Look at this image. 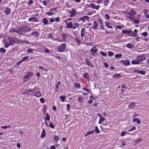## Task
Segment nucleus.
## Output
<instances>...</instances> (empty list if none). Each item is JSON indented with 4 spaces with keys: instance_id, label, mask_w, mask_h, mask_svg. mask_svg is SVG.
<instances>
[{
    "instance_id": "obj_1",
    "label": "nucleus",
    "mask_w": 149,
    "mask_h": 149,
    "mask_svg": "<svg viewBox=\"0 0 149 149\" xmlns=\"http://www.w3.org/2000/svg\"><path fill=\"white\" fill-rule=\"evenodd\" d=\"M17 30H16L15 33L21 35L22 33H26L31 31V28H28L27 26L24 25L17 28Z\"/></svg>"
},
{
    "instance_id": "obj_2",
    "label": "nucleus",
    "mask_w": 149,
    "mask_h": 149,
    "mask_svg": "<svg viewBox=\"0 0 149 149\" xmlns=\"http://www.w3.org/2000/svg\"><path fill=\"white\" fill-rule=\"evenodd\" d=\"M66 44L65 43L61 45L58 48V50L59 52H63L66 49Z\"/></svg>"
},
{
    "instance_id": "obj_3",
    "label": "nucleus",
    "mask_w": 149,
    "mask_h": 149,
    "mask_svg": "<svg viewBox=\"0 0 149 149\" xmlns=\"http://www.w3.org/2000/svg\"><path fill=\"white\" fill-rule=\"evenodd\" d=\"M64 22L65 23L67 28L68 29H75V27H73V25L72 22H70L67 23V20L64 21Z\"/></svg>"
},
{
    "instance_id": "obj_4",
    "label": "nucleus",
    "mask_w": 149,
    "mask_h": 149,
    "mask_svg": "<svg viewBox=\"0 0 149 149\" xmlns=\"http://www.w3.org/2000/svg\"><path fill=\"white\" fill-rule=\"evenodd\" d=\"M137 58L140 63V62H141L145 60L146 59V57L145 55L143 54L140 56H137Z\"/></svg>"
},
{
    "instance_id": "obj_5",
    "label": "nucleus",
    "mask_w": 149,
    "mask_h": 149,
    "mask_svg": "<svg viewBox=\"0 0 149 149\" xmlns=\"http://www.w3.org/2000/svg\"><path fill=\"white\" fill-rule=\"evenodd\" d=\"M11 12V9L8 7H6L4 10V13L6 14V15H9Z\"/></svg>"
},
{
    "instance_id": "obj_6",
    "label": "nucleus",
    "mask_w": 149,
    "mask_h": 149,
    "mask_svg": "<svg viewBox=\"0 0 149 149\" xmlns=\"http://www.w3.org/2000/svg\"><path fill=\"white\" fill-rule=\"evenodd\" d=\"M85 61L86 63L88 66H90L92 68H93L94 67L92 63L91 62L89 59L87 58L85 60Z\"/></svg>"
},
{
    "instance_id": "obj_7",
    "label": "nucleus",
    "mask_w": 149,
    "mask_h": 149,
    "mask_svg": "<svg viewBox=\"0 0 149 149\" xmlns=\"http://www.w3.org/2000/svg\"><path fill=\"white\" fill-rule=\"evenodd\" d=\"M36 91V88L33 89H27L25 91V94H30L31 95H33L32 94L29 93V92H32L33 93V91Z\"/></svg>"
},
{
    "instance_id": "obj_8",
    "label": "nucleus",
    "mask_w": 149,
    "mask_h": 149,
    "mask_svg": "<svg viewBox=\"0 0 149 149\" xmlns=\"http://www.w3.org/2000/svg\"><path fill=\"white\" fill-rule=\"evenodd\" d=\"M29 21H32L33 22H37L38 21V19L36 17H32L29 19Z\"/></svg>"
},
{
    "instance_id": "obj_9",
    "label": "nucleus",
    "mask_w": 149,
    "mask_h": 149,
    "mask_svg": "<svg viewBox=\"0 0 149 149\" xmlns=\"http://www.w3.org/2000/svg\"><path fill=\"white\" fill-rule=\"evenodd\" d=\"M33 93L35 94V96L37 97H40L41 96V93L39 91H33Z\"/></svg>"
},
{
    "instance_id": "obj_10",
    "label": "nucleus",
    "mask_w": 149,
    "mask_h": 149,
    "mask_svg": "<svg viewBox=\"0 0 149 149\" xmlns=\"http://www.w3.org/2000/svg\"><path fill=\"white\" fill-rule=\"evenodd\" d=\"M33 74L32 72H29L26 74L25 78L28 79L32 76Z\"/></svg>"
},
{
    "instance_id": "obj_11",
    "label": "nucleus",
    "mask_w": 149,
    "mask_h": 149,
    "mask_svg": "<svg viewBox=\"0 0 149 149\" xmlns=\"http://www.w3.org/2000/svg\"><path fill=\"white\" fill-rule=\"evenodd\" d=\"M79 20H81L83 22L85 21V19L88 20L89 19V18L88 16H84L82 17L79 18Z\"/></svg>"
},
{
    "instance_id": "obj_12",
    "label": "nucleus",
    "mask_w": 149,
    "mask_h": 149,
    "mask_svg": "<svg viewBox=\"0 0 149 149\" xmlns=\"http://www.w3.org/2000/svg\"><path fill=\"white\" fill-rule=\"evenodd\" d=\"M86 31V29L83 28L82 29L81 31V36L82 37H84V36L85 34V32Z\"/></svg>"
},
{
    "instance_id": "obj_13",
    "label": "nucleus",
    "mask_w": 149,
    "mask_h": 149,
    "mask_svg": "<svg viewBox=\"0 0 149 149\" xmlns=\"http://www.w3.org/2000/svg\"><path fill=\"white\" fill-rule=\"evenodd\" d=\"M94 25V26L93 25V26H92V28H93L94 29H98V24L97 22H93Z\"/></svg>"
},
{
    "instance_id": "obj_14",
    "label": "nucleus",
    "mask_w": 149,
    "mask_h": 149,
    "mask_svg": "<svg viewBox=\"0 0 149 149\" xmlns=\"http://www.w3.org/2000/svg\"><path fill=\"white\" fill-rule=\"evenodd\" d=\"M83 76L84 78L88 80L89 79V74L88 73L86 72L84 73L83 74Z\"/></svg>"
},
{
    "instance_id": "obj_15",
    "label": "nucleus",
    "mask_w": 149,
    "mask_h": 149,
    "mask_svg": "<svg viewBox=\"0 0 149 149\" xmlns=\"http://www.w3.org/2000/svg\"><path fill=\"white\" fill-rule=\"evenodd\" d=\"M132 30H127L125 29H123L122 30V32L123 33L128 34L132 32Z\"/></svg>"
},
{
    "instance_id": "obj_16",
    "label": "nucleus",
    "mask_w": 149,
    "mask_h": 149,
    "mask_svg": "<svg viewBox=\"0 0 149 149\" xmlns=\"http://www.w3.org/2000/svg\"><path fill=\"white\" fill-rule=\"evenodd\" d=\"M72 10L73 11V12L72 13V14H70V17H74L75 15H76L77 14V12H76V11H75L74 8L72 9Z\"/></svg>"
},
{
    "instance_id": "obj_17",
    "label": "nucleus",
    "mask_w": 149,
    "mask_h": 149,
    "mask_svg": "<svg viewBox=\"0 0 149 149\" xmlns=\"http://www.w3.org/2000/svg\"><path fill=\"white\" fill-rule=\"evenodd\" d=\"M42 22L45 25H47L48 23V21L47 19L46 18H44L42 19Z\"/></svg>"
},
{
    "instance_id": "obj_18",
    "label": "nucleus",
    "mask_w": 149,
    "mask_h": 149,
    "mask_svg": "<svg viewBox=\"0 0 149 149\" xmlns=\"http://www.w3.org/2000/svg\"><path fill=\"white\" fill-rule=\"evenodd\" d=\"M31 35H34L36 37H37L39 36V34L37 31H33Z\"/></svg>"
},
{
    "instance_id": "obj_19",
    "label": "nucleus",
    "mask_w": 149,
    "mask_h": 149,
    "mask_svg": "<svg viewBox=\"0 0 149 149\" xmlns=\"http://www.w3.org/2000/svg\"><path fill=\"white\" fill-rule=\"evenodd\" d=\"M105 26L107 27H108L109 28H110V29H113V27H112V26H111L110 25V23H109V22H105Z\"/></svg>"
},
{
    "instance_id": "obj_20",
    "label": "nucleus",
    "mask_w": 149,
    "mask_h": 149,
    "mask_svg": "<svg viewBox=\"0 0 149 149\" xmlns=\"http://www.w3.org/2000/svg\"><path fill=\"white\" fill-rule=\"evenodd\" d=\"M97 49L96 48L95 46H94L92 47L90 51L91 52H93L94 53H95L97 52Z\"/></svg>"
},
{
    "instance_id": "obj_21",
    "label": "nucleus",
    "mask_w": 149,
    "mask_h": 149,
    "mask_svg": "<svg viewBox=\"0 0 149 149\" xmlns=\"http://www.w3.org/2000/svg\"><path fill=\"white\" fill-rule=\"evenodd\" d=\"M131 63L133 65L135 64H140L139 62L137 60H132V61Z\"/></svg>"
},
{
    "instance_id": "obj_22",
    "label": "nucleus",
    "mask_w": 149,
    "mask_h": 149,
    "mask_svg": "<svg viewBox=\"0 0 149 149\" xmlns=\"http://www.w3.org/2000/svg\"><path fill=\"white\" fill-rule=\"evenodd\" d=\"M136 14L135 12L132 9L131 10L130 12L129 13V15L130 16L134 15Z\"/></svg>"
},
{
    "instance_id": "obj_23",
    "label": "nucleus",
    "mask_w": 149,
    "mask_h": 149,
    "mask_svg": "<svg viewBox=\"0 0 149 149\" xmlns=\"http://www.w3.org/2000/svg\"><path fill=\"white\" fill-rule=\"evenodd\" d=\"M45 135V129H44L42 131V133L41 135V138H43Z\"/></svg>"
},
{
    "instance_id": "obj_24",
    "label": "nucleus",
    "mask_w": 149,
    "mask_h": 149,
    "mask_svg": "<svg viewBox=\"0 0 149 149\" xmlns=\"http://www.w3.org/2000/svg\"><path fill=\"white\" fill-rule=\"evenodd\" d=\"M75 42L78 44V45H79L81 44V42L77 37L75 38Z\"/></svg>"
},
{
    "instance_id": "obj_25",
    "label": "nucleus",
    "mask_w": 149,
    "mask_h": 149,
    "mask_svg": "<svg viewBox=\"0 0 149 149\" xmlns=\"http://www.w3.org/2000/svg\"><path fill=\"white\" fill-rule=\"evenodd\" d=\"M133 122H137L138 124H140L141 122L140 120L137 118H134L133 120Z\"/></svg>"
},
{
    "instance_id": "obj_26",
    "label": "nucleus",
    "mask_w": 149,
    "mask_h": 149,
    "mask_svg": "<svg viewBox=\"0 0 149 149\" xmlns=\"http://www.w3.org/2000/svg\"><path fill=\"white\" fill-rule=\"evenodd\" d=\"M124 65L125 66H127L129 65L130 64V62L128 60H125L124 61Z\"/></svg>"
},
{
    "instance_id": "obj_27",
    "label": "nucleus",
    "mask_w": 149,
    "mask_h": 149,
    "mask_svg": "<svg viewBox=\"0 0 149 149\" xmlns=\"http://www.w3.org/2000/svg\"><path fill=\"white\" fill-rule=\"evenodd\" d=\"M94 132V130H93L92 131H91L87 132L86 134L84 136L85 137H86V136H87L93 133Z\"/></svg>"
},
{
    "instance_id": "obj_28",
    "label": "nucleus",
    "mask_w": 149,
    "mask_h": 149,
    "mask_svg": "<svg viewBox=\"0 0 149 149\" xmlns=\"http://www.w3.org/2000/svg\"><path fill=\"white\" fill-rule=\"evenodd\" d=\"M105 120V118L104 117H101L100 118L98 123L100 124H101L102 123V121H104Z\"/></svg>"
},
{
    "instance_id": "obj_29",
    "label": "nucleus",
    "mask_w": 149,
    "mask_h": 149,
    "mask_svg": "<svg viewBox=\"0 0 149 149\" xmlns=\"http://www.w3.org/2000/svg\"><path fill=\"white\" fill-rule=\"evenodd\" d=\"M121 76V75L119 74H116L113 75V77L115 78H117L120 77Z\"/></svg>"
},
{
    "instance_id": "obj_30",
    "label": "nucleus",
    "mask_w": 149,
    "mask_h": 149,
    "mask_svg": "<svg viewBox=\"0 0 149 149\" xmlns=\"http://www.w3.org/2000/svg\"><path fill=\"white\" fill-rule=\"evenodd\" d=\"M59 138L57 136L55 135L54 137V141L57 142L59 140Z\"/></svg>"
},
{
    "instance_id": "obj_31",
    "label": "nucleus",
    "mask_w": 149,
    "mask_h": 149,
    "mask_svg": "<svg viewBox=\"0 0 149 149\" xmlns=\"http://www.w3.org/2000/svg\"><path fill=\"white\" fill-rule=\"evenodd\" d=\"M74 86L77 88H79L80 87V85L79 83H75L74 84Z\"/></svg>"
},
{
    "instance_id": "obj_32",
    "label": "nucleus",
    "mask_w": 149,
    "mask_h": 149,
    "mask_svg": "<svg viewBox=\"0 0 149 149\" xmlns=\"http://www.w3.org/2000/svg\"><path fill=\"white\" fill-rule=\"evenodd\" d=\"M126 46L127 47L130 49H132L133 47V45L131 43L127 44L126 45Z\"/></svg>"
},
{
    "instance_id": "obj_33",
    "label": "nucleus",
    "mask_w": 149,
    "mask_h": 149,
    "mask_svg": "<svg viewBox=\"0 0 149 149\" xmlns=\"http://www.w3.org/2000/svg\"><path fill=\"white\" fill-rule=\"evenodd\" d=\"M95 132L97 134L99 133L100 132V131L98 129L97 126H96L95 127Z\"/></svg>"
},
{
    "instance_id": "obj_34",
    "label": "nucleus",
    "mask_w": 149,
    "mask_h": 149,
    "mask_svg": "<svg viewBox=\"0 0 149 149\" xmlns=\"http://www.w3.org/2000/svg\"><path fill=\"white\" fill-rule=\"evenodd\" d=\"M6 49H5L4 48H3L2 47V48H1L0 49V52L1 53H4L6 52Z\"/></svg>"
},
{
    "instance_id": "obj_35",
    "label": "nucleus",
    "mask_w": 149,
    "mask_h": 149,
    "mask_svg": "<svg viewBox=\"0 0 149 149\" xmlns=\"http://www.w3.org/2000/svg\"><path fill=\"white\" fill-rule=\"evenodd\" d=\"M48 37L50 39H53L54 36L52 33H49V34Z\"/></svg>"
},
{
    "instance_id": "obj_36",
    "label": "nucleus",
    "mask_w": 149,
    "mask_h": 149,
    "mask_svg": "<svg viewBox=\"0 0 149 149\" xmlns=\"http://www.w3.org/2000/svg\"><path fill=\"white\" fill-rule=\"evenodd\" d=\"M46 116L45 117L47 121H49L50 119V117L48 113H46Z\"/></svg>"
},
{
    "instance_id": "obj_37",
    "label": "nucleus",
    "mask_w": 149,
    "mask_h": 149,
    "mask_svg": "<svg viewBox=\"0 0 149 149\" xmlns=\"http://www.w3.org/2000/svg\"><path fill=\"white\" fill-rule=\"evenodd\" d=\"M49 126L52 128L54 129L55 127L52 123L50 122H49Z\"/></svg>"
},
{
    "instance_id": "obj_38",
    "label": "nucleus",
    "mask_w": 149,
    "mask_h": 149,
    "mask_svg": "<svg viewBox=\"0 0 149 149\" xmlns=\"http://www.w3.org/2000/svg\"><path fill=\"white\" fill-rule=\"evenodd\" d=\"M29 58V57L28 56H26L25 57H23L21 60L22 62L25 61L26 60L28 59Z\"/></svg>"
},
{
    "instance_id": "obj_39",
    "label": "nucleus",
    "mask_w": 149,
    "mask_h": 149,
    "mask_svg": "<svg viewBox=\"0 0 149 149\" xmlns=\"http://www.w3.org/2000/svg\"><path fill=\"white\" fill-rule=\"evenodd\" d=\"M10 127H11V126L10 125H8L6 126H1V127L2 128L6 129L7 128H9Z\"/></svg>"
},
{
    "instance_id": "obj_40",
    "label": "nucleus",
    "mask_w": 149,
    "mask_h": 149,
    "mask_svg": "<svg viewBox=\"0 0 149 149\" xmlns=\"http://www.w3.org/2000/svg\"><path fill=\"white\" fill-rule=\"evenodd\" d=\"M121 54H116L115 55V56L116 58H120L122 56Z\"/></svg>"
},
{
    "instance_id": "obj_41",
    "label": "nucleus",
    "mask_w": 149,
    "mask_h": 149,
    "mask_svg": "<svg viewBox=\"0 0 149 149\" xmlns=\"http://www.w3.org/2000/svg\"><path fill=\"white\" fill-rule=\"evenodd\" d=\"M142 75H144L146 74V72L144 71L141 70L139 71V73Z\"/></svg>"
},
{
    "instance_id": "obj_42",
    "label": "nucleus",
    "mask_w": 149,
    "mask_h": 149,
    "mask_svg": "<svg viewBox=\"0 0 149 149\" xmlns=\"http://www.w3.org/2000/svg\"><path fill=\"white\" fill-rule=\"evenodd\" d=\"M89 6L90 7H91L93 9H95V8L96 6L95 5L94 3H91L89 5Z\"/></svg>"
},
{
    "instance_id": "obj_43",
    "label": "nucleus",
    "mask_w": 149,
    "mask_h": 149,
    "mask_svg": "<svg viewBox=\"0 0 149 149\" xmlns=\"http://www.w3.org/2000/svg\"><path fill=\"white\" fill-rule=\"evenodd\" d=\"M67 37L65 33H63L62 35V37L63 40H64V41H65V39Z\"/></svg>"
},
{
    "instance_id": "obj_44",
    "label": "nucleus",
    "mask_w": 149,
    "mask_h": 149,
    "mask_svg": "<svg viewBox=\"0 0 149 149\" xmlns=\"http://www.w3.org/2000/svg\"><path fill=\"white\" fill-rule=\"evenodd\" d=\"M9 46L10 44L7 42H5V44L4 46L5 47L7 48Z\"/></svg>"
},
{
    "instance_id": "obj_45",
    "label": "nucleus",
    "mask_w": 149,
    "mask_h": 149,
    "mask_svg": "<svg viewBox=\"0 0 149 149\" xmlns=\"http://www.w3.org/2000/svg\"><path fill=\"white\" fill-rule=\"evenodd\" d=\"M83 100V98L80 97L78 99V101L80 103H83V102H82V100Z\"/></svg>"
},
{
    "instance_id": "obj_46",
    "label": "nucleus",
    "mask_w": 149,
    "mask_h": 149,
    "mask_svg": "<svg viewBox=\"0 0 149 149\" xmlns=\"http://www.w3.org/2000/svg\"><path fill=\"white\" fill-rule=\"evenodd\" d=\"M109 3V0H105L104 1V5L106 6H108V3Z\"/></svg>"
},
{
    "instance_id": "obj_47",
    "label": "nucleus",
    "mask_w": 149,
    "mask_h": 149,
    "mask_svg": "<svg viewBox=\"0 0 149 149\" xmlns=\"http://www.w3.org/2000/svg\"><path fill=\"white\" fill-rule=\"evenodd\" d=\"M15 43V41L13 40H9V44L10 45H13Z\"/></svg>"
},
{
    "instance_id": "obj_48",
    "label": "nucleus",
    "mask_w": 149,
    "mask_h": 149,
    "mask_svg": "<svg viewBox=\"0 0 149 149\" xmlns=\"http://www.w3.org/2000/svg\"><path fill=\"white\" fill-rule=\"evenodd\" d=\"M60 98L61 99V100L62 102H63L65 101V96H60Z\"/></svg>"
},
{
    "instance_id": "obj_49",
    "label": "nucleus",
    "mask_w": 149,
    "mask_h": 149,
    "mask_svg": "<svg viewBox=\"0 0 149 149\" xmlns=\"http://www.w3.org/2000/svg\"><path fill=\"white\" fill-rule=\"evenodd\" d=\"M54 13L53 12H48L46 13V14L49 16H51Z\"/></svg>"
},
{
    "instance_id": "obj_50",
    "label": "nucleus",
    "mask_w": 149,
    "mask_h": 149,
    "mask_svg": "<svg viewBox=\"0 0 149 149\" xmlns=\"http://www.w3.org/2000/svg\"><path fill=\"white\" fill-rule=\"evenodd\" d=\"M73 25H74V26H73V27H75V29L76 27H78L79 26V24L77 22H75L74 23Z\"/></svg>"
},
{
    "instance_id": "obj_51",
    "label": "nucleus",
    "mask_w": 149,
    "mask_h": 149,
    "mask_svg": "<svg viewBox=\"0 0 149 149\" xmlns=\"http://www.w3.org/2000/svg\"><path fill=\"white\" fill-rule=\"evenodd\" d=\"M100 54L102 56H105L107 55V54L104 52L102 51L100 52Z\"/></svg>"
},
{
    "instance_id": "obj_52",
    "label": "nucleus",
    "mask_w": 149,
    "mask_h": 149,
    "mask_svg": "<svg viewBox=\"0 0 149 149\" xmlns=\"http://www.w3.org/2000/svg\"><path fill=\"white\" fill-rule=\"evenodd\" d=\"M113 53L111 51H109L108 54V56H113Z\"/></svg>"
},
{
    "instance_id": "obj_53",
    "label": "nucleus",
    "mask_w": 149,
    "mask_h": 149,
    "mask_svg": "<svg viewBox=\"0 0 149 149\" xmlns=\"http://www.w3.org/2000/svg\"><path fill=\"white\" fill-rule=\"evenodd\" d=\"M141 35L144 36H146L148 35V33L147 32H144L143 33H142L141 34Z\"/></svg>"
},
{
    "instance_id": "obj_54",
    "label": "nucleus",
    "mask_w": 149,
    "mask_h": 149,
    "mask_svg": "<svg viewBox=\"0 0 149 149\" xmlns=\"http://www.w3.org/2000/svg\"><path fill=\"white\" fill-rule=\"evenodd\" d=\"M137 33V31L136 29H135V31L132 32V35H131L132 36H135L136 35V33Z\"/></svg>"
},
{
    "instance_id": "obj_55",
    "label": "nucleus",
    "mask_w": 149,
    "mask_h": 149,
    "mask_svg": "<svg viewBox=\"0 0 149 149\" xmlns=\"http://www.w3.org/2000/svg\"><path fill=\"white\" fill-rule=\"evenodd\" d=\"M33 3V1L32 0H30L27 3V4L29 5H31Z\"/></svg>"
},
{
    "instance_id": "obj_56",
    "label": "nucleus",
    "mask_w": 149,
    "mask_h": 149,
    "mask_svg": "<svg viewBox=\"0 0 149 149\" xmlns=\"http://www.w3.org/2000/svg\"><path fill=\"white\" fill-rule=\"evenodd\" d=\"M67 110L68 111H69L70 108V106L69 104H67Z\"/></svg>"
},
{
    "instance_id": "obj_57",
    "label": "nucleus",
    "mask_w": 149,
    "mask_h": 149,
    "mask_svg": "<svg viewBox=\"0 0 149 149\" xmlns=\"http://www.w3.org/2000/svg\"><path fill=\"white\" fill-rule=\"evenodd\" d=\"M128 19H131V20H134V17L133 16H127V17Z\"/></svg>"
},
{
    "instance_id": "obj_58",
    "label": "nucleus",
    "mask_w": 149,
    "mask_h": 149,
    "mask_svg": "<svg viewBox=\"0 0 149 149\" xmlns=\"http://www.w3.org/2000/svg\"><path fill=\"white\" fill-rule=\"evenodd\" d=\"M127 133V132L126 131H124L121 133V136H124Z\"/></svg>"
},
{
    "instance_id": "obj_59",
    "label": "nucleus",
    "mask_w": 149,
    "mask_h": 149,
    "mask_svg": "<svg viewBox=\"0 0 149 149\" xmlns=\"http://www.w3.org/2000/svg\"><path fill=\"white\" fill-rule=\"evenodd\" d=\"M27 52H28L31 53L33 52V50L32 49H27Z\"/></svg>"
},
{
    "instance_id": "obj_60",
    "label": "nucleus",
    "mask_w": 149,
    "mask_h": 149,
    "mask_svg": "<svg viewBox=\"0 0 149 149\" xmlns=\"http://www.w3.org/2000/svg\"><path fill=\"white\" fill-rule=\"evenodd\" d=\"M133 21L136 24H138L139 23L140 20L139 19H134V20Z\"/></svg>"
},
{
    "instance_id": "obj_61",
    "label": "nucleus",
    "mask_w": 149,
    "mask_h": 149,
    "mask_svg": "<svg viewBox=\"0 0 149 149\" xmlns=\"http://www.w3.org/2000/svg\"><path fill=\"white\" fill-rule=\"evenodd\" d=\"M40 101L42 103H44L45 102V100L43 98H41L40 99Z\"/></svg>"
},
{
    "instance_id": "obj_62",
    "label": "nucleus",
    "mask_w": 149,
    "mask_h": 149,
    "mask_svg": "<svg viewBox=\"0 0 149 149\" xmlns=\"http://www.w3.org/2000/svg\"><path fill=\"white\" fill-rule=\"evenodd\" d=\"M135 104L134 102H132L130 104L129 107H133L134 104Z\"/></svg>"
},
{
    "instance_id": "obj_63",
    "label": "nucleus",
    "mask_w": 149,
    "mask_h": 149,
    "mask_svg": "<svg viewBox=\"0 0 149 149\" xmlns=\"http://www.w3.org/2000/svg\"><path fill=\"white\" fill-rule=\"evenodd\" d=\"M136 129V127L135 126H134L133 127H132L130 130H129L128 131V132L131 131H132L135 130Z\"/></svg>"
},
{
    "instance_id": "obj_64",
    "label": "nucleus",
    "mask_w": 149,
    "mask_h": 149,
    "mask_svg": "<svg viewBox=\"0 0 149 149\" xmlns=\"http://www.w3.org/2000/svg\"><path fill=\"white\" fill-rule=\"evenodd\" d=\"M55 20L56 22H58L60 21V19L58 17H57L55 18Z\"/></svg>"
}]
</instances>
